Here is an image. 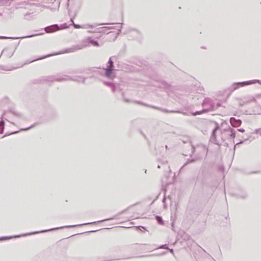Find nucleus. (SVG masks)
<instances>
[{
  "mask_svg": "<svg viewBox=\"0 0 261 261\" xmlns=\"http://www.w3.org/2000/svg\"><path fill=\"white\" fill-rule=\"evenodd\" d=\"M98 25H91V24H85V26L87 27V29L88 28H95Z\"/></svg>",
  "mask_w": 261,
  "mask_h": 261,
  "instance_id": "f3484780",
  "label": "nucleus"
},
{
  "mask_svg": "<svg viewBox=\"0 0 261 261\" xmlns=\"http://www.w3.org/2000/svg\"><path fill=\"white\" fill-rule=\"evenodd\" d=\"M12 238H13L12 237H1L0 238V240H5V239H11Z\"/></svg>",
  "mask_w": 261,
  "mask_h": 261,
  "instance_id": "b1692460",
  "label": "nucleus"
},
{
  "mask_svg": "<svg viewBox=\"0 0 261 261\" xmlns=\"http://www.w3.org/2000/svg\"><path fill=\"white\" fill-rule=\"evenodd\" d=\"M10 37H6V36H0V39H9Z\"/></svg>",
  "mask_w": 261,
  "mask_h": 261,
  "instance_id": "bb28decb",
  "label": "nucleus"
},
{
  "mask_svg": "<svg viewBox=\"0 0 261 261\" xmlns=\"http://www.w3.org/2000/svg\"><path fill=\"white\" fill-rule=\"evenodd\" d=\"M88 45L87 44H77L72 46L71 47L65 49V50L62 51L61 53H58V54H66V53H73L75 52L78 50L82 49L87 46H88ZM56 55H58V54H56Z\"/></svg>",
  "mask_w": 261,
  "mask_h": 261,
  "instance_id": "20e7f679",
  "label": "nucleus"
},
{
  "mask_svg": "<svg viewBox=\"0 0 261 261\" xmlns=\"http://www.w3.org/2000/svg\"><path fill=\"white\" fill-rule=\"evenodd\" d=\"M108 219H106V220H103V221H106V220H108ZM103 221V220H100V221H99L98 222H102Z\"/></svg>",
  "mask_w": 261,
  "mask_h": 261,
  "instance_id": "c9c22d12",
  "label": "nucleus"
},
{
  "mask_svg": "<svg viewBox=\"0 0 261 261\" xmlns=\"http://www.w3.org/2000/svg\"><path fill=\"white\" fill-rule=\"evenodd\" d=\"M206 102V100H205L204 101H203V105H204Z\"/></svg>",
  "mask_w": 261,
  "mask_h": 261,
  "instance_id": "4c0bfd02",
  "label": "nucleus"
},
{
  "mask_svg": "<svg viewBox=\"0 0 261 261\" xmlns=\"http://www.w3.org/2000/svg\"><path fill=\"white\" fill-rule=\"evenodd\" d=\"M192 149L193 150V152H194V149H194V148L193 147H192Z\"/></svg>",
  "mask_w": 261,
  "mask_h": 261,
  "instance_id": "58836bf2",
  "label": "nucleus"
},
{
  "mask_svg": "<svg viewBox=\"0 0 261 261\" xmlns=\"http://www.w3.org/2000/svg\"><path fill=\"white\" fill-rule=\"evenodd\" d=\"M255 133L257 134H259L260 136H261V128L256 129Z\"/></svg>",
  "mask_w": 261,
  "mask_h": 261,
  "instance_id": "393cba45",
  "label": "nucleus"
},
{
  "mask_svg": "<svg viewBox=\"0 0 261 261\" xmlns=\"http://www.w3.org/2000/svg\"><path fill=\"white\" fill-rule=\"evenodd\" d=\"M155 220L158 221V222L161 224L164 225V222L162 219V218L160 216H155Z\"/></svg>",
  "mask_w": 261,
  "mask_h": 261,
  "instance_id": "ddd939ff",
  "label": "nucleus"
},
{
  "mask_svg": "<svg viewBox=\"0 0 261 261\" xmlns=\"http://www.w3.org/2000/svg\"><path fill=\"white\" fill-rule=\"evenodd\" d=\"M66 27H63L62 28H60L58 24H53L48 27H45L44 30L45 32L47 33H53L56 32L58 30H59L62 29L66 28Z\"/></svg>",
  "mask_w": 261,
  "mask_h": 261,
  "instance_id": "423d86ee",
  "label": "nucleus"
},
{
  "mask_svg": "<svg viewBox=\"0 0 261 261\" xmlns=\"http://www.w3.org/2000/svg\"><path fill=\"white\" fill-rule=\"evenodd\" d=\"M5 122L4 121H0V134H3L4 132Z\"/></svg>",
  "mask_w": 261,
  "mask_h": 261,
  "instance_id": "4468645a",
  "label": "nucleus"
},
{
  "mask_svg": "<svg viewBox=\"0 0 261 261\" xmlns=\"http://www.w3.org/2000/svg\"><path fill=\"white\" fill-rule=\"evenodd\" d=\"M35 124H33L32 125H31V126L30 127H27V128H21L20 129V130H28L30 128L33 127V126H35Z\"/></svg>",
  "mask_w": 261,
  "mask_h": 261,
  "instance_id": "aec40b11",
  "label": "nucleus"
},
{
  "mask_svg": "<svg viewBox=\"0 0 261 261\" xmlns=\"http://www.w3.org/2000/svg\"><path fill=\"white\" fill-rule=\"evenodd\" d=\"M4 11H5V9H3L2 11L0 12V17H3V16Z\"/></svg>",
  "mask_w": 261,
  "mask_h": 261,
  "instance_id": "a878e982",
  "label": "nucleus"
},
{
  "mask_svg": "<svg viewBox=\"0 0 261 261\" xmlns=\"http://www.w3.org/2000/svg\"><path fill=\"white\" fill-rule=\"evenodd\" d=\"M110 88H111L112 89V91L113 92H115L116 91V86L114 85V84L113 83V84L111 86Z\"/></svg>",
  "mask_w": 261,
  "mask_h": 261,
  "instance_id": "a211bd4d",
  "label": "nucleus"
},
{
  "mask_svg": "<svg viewBox=\"0 0 261 261\" xmlns=\"http://www.w3.org/2000/svg\"><path fill=\"white\" fill-rule=\"evenodd\" d=\"M201 114V113H200V112H198V111H197V112H196L194 114V115H197V114Z\"/></svg>",
  "mask_w": 261,
  "mask_h": 261,
  "instance_id": "c756f323",
  "label": "nucleus"
},
{
  "mask_svg": "<svg viewBox=\"0 0 261 261\" xmlns=\"http://www.w3.org/2000/svg\"><path fill=\"white\" fill-rule=\"evenodd\" d=\"M112 29L111 28H109V27L101 28L97 29L96 32L98 33H106L107 29Z\"/></svg>",
  "mask_w": 261,
  "mask_h": 261,
  "instance_id": "9b49d317",
  "label": "nucleus"
},
{
  "mask_svg": "<svg viewBox=\"0 0 261 261\" xmlns=\"http://www.w3.org/2000/svg\"><path fill=\"white\" fill-rule=\"evenodd\" d=\"M43 34L44 33H41V34H35V35H29V36H25V37H21V38H30V37L35 36H37V35H42V34Z\"/></svg>",
  "mask_w": 261,
  "mask_h": 261,
  "instance_id": "412c9836",
  "label": "nucleus"
},
{
  "mask_svg": "<svg viewBox=\"0 0 261 261\" xmlns=\"http://www.w3.org/2000/svg\"><path fill=\"white\" fill-rule=\"evenodd\" d=\"M104 84L107 86L111 87V86L113 84V83L109 82H104Z\"/></svg>",
  "mask_w": 261,
  "mask_h": 261,
  "instance_id": "5701e85b",
  "label": "nucleus"
},
{
  "mask_svg": "<svg viewBox=\"0 0 261 261\" xmlns=\"http://www.w3.org/2000/svg\"><path fill=\"white\" fill-rule=\"evenodd\" d=\"M108 63L109 64V65L108 66V67H112V68H114V63H113V62L111 58H110L109 59Z\"/></svg>",
  "mask_w": 261,
  "mask_h": 261,
  "instance_id": "2eb2a0df",
  "label": "nucleus"
},
{
  "mask_svg": "<svg viewBox=\"0 0 261 261\" xmlns=\"http://www.w3.org/2000/svg\"><path fill=\"white\" fill-rule=\"evenodd\" d=\"M238 130L240 132H244L245 131V130L243 128L238 129Z\"/></svg>",
  "mask_w": 261,
  "mask_h": 261,
  "instance_id": "c85d7f7f",
  "label": "nucleus"
},
{
  "mask_svg": "<svg viewBox=\"0 0 261 261\" xmlns=\"http://www.w3.org/2000/svg\"><path fill=\"white\" fill-rule=\"evenodd\" d=\"M87 41L94 46H99V43L97 41L94 40L92 37H88L87 39Z\"/></svg>",
  "mask_w": 261,
  "mask_h": 261,
  "instance_id": "1a4fd4ad",
  "label": "nucleus"
},
{
  "mask_svg": "<svg viewBox=\"0 0 261 261\" xmlns=\"http://www.w3.org/2000/svg\"><path fill=\"white\" fill-rule=\"evenodd\" d=\"M168 249L169 250L170 252L172 253H173V250L172 249Z\"/></svg>",
  "mask_w": 261,
  "mask_h": 261,
  "instance_id": "7c9ffc66",
  "label": "nucleus"
},
{
  "mask_svg": "<svg viewBox=\"0 0 261 261\" xmlns=\"http://www.w3.org/2000/svg\"><path fill=\"white\" fill-rule=\"evenodd\" d=\"M202 150H203V152H205V148H204V147H202Z\"/></svg>",
  "mask_w": 261,
  "mask_h": 261,
  "instance_id": "473e14b6",
  "label": "nucleus"
},
{
  "mask_svg": "<svg viewBox=\"0 0 261 261\" xmlns=\"http://www.w3.org/2000/svg\"><path fill=\"white\" fill-rule=\"evenodd\" d=\"M96 31H97V30H95V31H89L88 32L89 33H97Z\"/></svg>",
  "mask_w": 261,
  "mask_h": 261,
  "instance_id": "cd10ccee",
  "label": "nucleus"
},
{
  "mask_svg": "<svg viewBox=\"0 0 261 261\" xmlns=\"http://www.w3.org/2000/svg\"><path fill=\"white\" fill-rule=\"evenodd\" d=\"M50 56H51L50 55H48L45 56L44 57H41V58H39L38 59H34V60H32V61H31L30 62H33L35 61H37V60H41V59H44L45 58L50 57Z\"/></svg>",
  "mask_w": 261,
  "mask_h": 261,
  "instance_id": "dca6fc26",
  "label": "nucleus"
},
{
  "mask_svg": "<svg viewBox=\"0 0 261 261\" xmlns=\"http://www.w3.org/2000/svg\"><path fill=\"white\" fill-rule=\"evenodd\" d=\"M158 248L168 249V248L166 244L162 245L160 246V247H159Z\"/></svg>",
  "mask_w": 261,
  "mask_h": 261,
  "instance_id": "4be33fe9",
  "label": "nucleus"
},
{
  "mask_svg": "<svg viewBox=\"0 0 261 261\" xmlns=\"http://www.w3.org/2000/svg\"><path fill=\"white\" fill-rule=\"evenodd\" d=\"M165 148H166V149H167L168 148V146H167V145H166V146H165Z\"/></svg>",
  "mask_w": 261,
  "mask_h": 261,
  "instance_id": "e433bc0d",
  "label": "nucleus"
},
{
  "mask_svg": "<svg viewBox=\"0 0 261 261\" xmlns=\"http://www.w3.org/2000/svg\"><path fill=\"white\" fill-rule=\"evenodd\" d=\"M158 167L159 168H160V165H158Z\"/></svg>",
  "mask_w": 261,
  "mask_h": 261,
  "instance_id": "ea45409f",
  "label": "nucleus"
},
{
  "mask_svg": "<svg viewBox=\"0 0 261 261\" xmlns=\"http://www.w3.org/2000/svg\"><path fill=\"white\" fill-rule=\"evenodd\" d=\"M201 158V156H198V157L194 158H192L191 159H188V161H187L186 164L195 162L197 161H198V160H200Z\"/></svg>",
  "mask_w": 261,
  "mask_h": 261,
  "instance_id": "f8f14e48",
  "label": "nucleus"
},
{
  "mask_svg": "<svg viewBox=\"0 0 261 261\" xmlns=\"http://www.w3.org/2000/svg\"><path fill=\"white\" fill-rule=\"evenodd\" d=\"M96 222H88V223H85L81 224H77V225H67V226H62V227H60L52 228V229H48V230H42V231H38V232H34L30 233V234H36V233H39V232H46V231H50V230H55V229H61V228H72V227H75L80 226L89 225V224L95 223Z\"/></svg>",
  "mask_w": 261,
  "mask_h": 261,
  "instance_id": "39448f33",
  "label": "nucleus"
},
{
  "mask_svg": "<svg viewBox=\"0 0 261 261\" xmlns=\"http://www.w3.org/2000/svg\"><path fill=\"white\" fill-rule=\"evenodd\" d=\"M69 78H70L69 76H65V77L64 78H63V79H57V81H62V80H68L69 79Z\"/></svg>",
  "mask_w": 261,
  "mask_h": 261,
  "instance_id": "6ab92c4d",
  "label": "nucleus"
},
{
  "mask_svg": "<svg viewBox=\"0 0 261 261\" xmlns=\"http://www.w3.org/2000/svg\"><path fill=\"white\" fill-rule=\"evenodd\" d=\"M256 83L261 85V81L259 80H253L242 82L234 83L227 89V91L231 93L240 87L255 84Z\"/></svg>",
  "mask_w": 261,
  "mask_h": 261,
  "instance_id": "f03ea898",
  "label": "nucleus"
},
{
  "mask_svg": "<svg viewBox=\"0 0 261 261\" xmlns=\"http://www.w3.org/2000/svg\"><path fill=\"white\" fill-rule=\"evenodd\" d=\"M71 21L72 22V23L71 25H73L74 26V28H75V29H87V27L85 26V24L81 25H79V24H75V23H74V22H73V20L72 19H71Z\"/></svg>",
  "mask_w": 261,
  "mask_h": 261,
  "instance_id": "9d476101",
  "label": "nucleus"
},
{
  "mask_svg": "<svg viewBox=\"0 0 261 261\" xmlns=\"http://www.w3.org/2000/svg\"><path fill=\"white\" fill-rule=\"evenodd\" d=\"M104 70H105L106 76L110 79H112V71L114 70V68H112V67L107 66V68H104Z\"/></svg>",
  "mask_w": 261,
  "mask_h": 261,
  "instance_id": "6e6552de",
  "label": "nucleus"
},
{
  "mask_svg": "<svg viewBox=\"0 0 261 261\" xmlns=\"http://www.w3.org/2000/svg\"><path fill=\"white\" fill-rule=\"evenodd\" d=\"M230 122L231 124V125L233 127H239L241 125L242 123V121L240 119H236L234 117H231L230 119Z\"/></svg>",
  "mask_w": 261,
  "mask_h": 261,
  "instance_id": "0eeeda50",
  "label": "nucleus"
},
{
  "mask_svg": "<svg viewBox=\"0 0 261 261\" xmlns=\"http://www.w3.org/2000/svg\"><path fill=\"white\" fill-rule=\"evenodd\" d=\"M222 138H219V141H223V143L226 140L230 138H234L236 136V130L228 126L227 128L222 129Z\"/></svg>",
  "mask_w": 261,
  "mask_h": 261,
  "instance_id": "7ed1b4c3",
  "label": "nucleus"
},
{
  "mask_svg": "<svg viewBox=\"0 0 261 261\" xmlns=\"http://www.w3.org/2000/svg\"><path fill=\"white\" fill-rule=\"evenodd\" d=\"M243 141H241V142L238 143L237 144H242V143H243Z\"/></svg>",
  "mask_w": 261,
  "mask_h": 261,
  "instance_id": "72a5a7b5",
  "label": "nucleus"
},
{
  "mask_svg": "<svg viewBox=\"0 0 261 261\" xmlns=\"http://www.w3.org/2000/svg\"><path fill=\"white\" fill-rule=\"evenodd\" d=\"M222 129L219 127L218 124L216 123V126L212 132L211 141L217 145H221L223 143V141L219 142V140H220L219 138H222Z\"/></svg>",
  "mask_w": 261,
  "mask_h": 261,
  "instance_id": "f257e3e1",
  "label": "nucleus"
},
{
  "mask_svg": "<svg viewBox=\"0 0 261 261\" xmlns=\"http://www.w3.org/2000/svg\"><path fill=\"white\" fill-rule=\"evenodd\" d=\"M17 132H18V131L14 132L12 133L11 134H15V133H17Z\"/></svg>",
  "mask_w": 261,
  "mask_h": 261,
  "instance_id": "f704fd0d",
  "label": "nucleus"
},
{
  "mask_svg": "<svg viewBox=\"0 0 261 261\" xmlns=\"http://www.w3.org/2000/svg\"><path fill=\"white\" fill-rule=\"evenodd\" d=\"M112 32H110L109 33H108L107 34H109L110 33H111Z\"/></svg>",
  "mask_w": 261,
  "mask_h": 261,
  "instance_id": "a19ab883",
  "label": "nucleus"
},
{
  "mask_svg": "<svg viewBox=\"0 0 261 261\" xmlns=\"http://www.w3.org/2000/svg\"><path fill=\"white\" fill-rule=\"evenodd\" d=\"M166 200V198L165 197H164V198L163 199V202H165V200Z\"/></svg>",
  "mask_w": 261,
  "mask_h": 261,
  "instance_id": "2f4dec72",
  "label": "nucleus"
}]
</instances>
